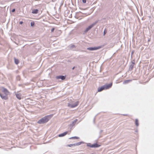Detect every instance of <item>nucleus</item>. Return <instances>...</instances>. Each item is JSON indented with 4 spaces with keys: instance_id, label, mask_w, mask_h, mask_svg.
<instances>
[{
    "instance_id": "f257e3e1",
    "label": "nucleus",
    "mask_w": 154,
    "mask_h": 154,
    "mask_svg": "<svg viewBox=\"0 0 154 154\" xmlns=\"http://www.w3.org/2000/svg\"><path fill=\"white\" fill-rule=\"evenodd\" d=\"M52 116V115H49L46 116L39 120L37 123L39 124H44L46 123L49 121Z\"/></svg>"
},
{
    "instance_id": "f03ea898",
    "label": "nucleus",
    "mask_w": 154,
    "mask_h": 154,
    "mask_svg": "<svg viewBox=\"0 0 154 154\" xmlns=\"http://www.w3.org/2000/svg\"><path fill=\"white\" fill-rule=\"evenodd\" d=\"M98 22V21H96L95 22L93 23L91 25L89 26L83 32V34H85L88 31H89L91 28L94 26Z\"/></svg>"
},
{
    "instance_id": "7ed1b4c3",
    "label": "nucleus",
    "mask_w": 154,
    "mask_h": 154,
    "mask_svg": "<svg viewBox=\"0 0 154 154\" xmlns=\"http://www.w3.org/2000/svg\"><path fill=\"white\" fill-rule=\"evenodd\" d=\"M87 146L91 148H98L100 146V145L97 143H95L92 145L90 143H88L87 144Z\"/></svg>"
},
{
    "instance_id": "20e7f679",
    "label": "nucleus",
    "mask_w": 154,
    "mask_h": 154,
    "mask_svg": "<svg viewBox=\"0 0 154 154\" xmlns=\"http://www.w3.org/2000/svg\"><path fill=\"white\" fill-rule=\"evenodd\" d=\"M79 104V102L78 101L76 102L75 103H68V106L71 108H73L77 106Z\"/></svg>"
},
{
    "instance_id": "39448f33",
    "label": "nucleus",
    "mask_w": 154,
    "mask_h": 154,
    "mask_svg": "<svg viewBox=\"0 0 154 154\" xmlns=\"http://www.w3.org/2000/svg\"><path fill=\"white\" fill-rule=\"evenodd\" d=\"M101 48V46H99L97 47H89L87 48V49L90 51H94L99 49Z\"/></svg>"
},
{
    "instance_id": "423d86ee",
    "label": "nucleus",
    "mask_w": 154,
    "mask_h": 154,
    "mask_svg": "<svg viewBox=\"0 0 154 154\" xmlns=\"http://www.w3.org/2000/svg\"><path fill=\"white\" fill-rule=\"evenodd\" d=\"M131 64L130 65L129 70L130 71H131L133 69L135 64V60H133L131 62Z\"/></svg>"
},
{
    "instance_id": "0eeeda50",
    "label": "nucleus",
    "mask_w": 154,
    "mask_h": 154,
    "mask_svg": "<svg viewBox=\"0 0 154 154\" xmlns=\"http://www.w3.org/2000/svg\"><path fill=\"white\" fill-rule=\"evenodd\" d=\"M8 95L5 94L4 93L3 94L0 93V96L1 98L5 100H7L8 98Z\"/></svg>"
},
{
    "instance_id": "6e6552de",
    "label": "nucleus",
    "mask_w": 154,
    "mask_h": 154,
    "mask_svg": "<svg viewBox=\"0 0 154 154\" xmlns=\"http://www.w3.org/2000/svg\"><path fill=\"white\" fill-rule=\"evenodd\" d=\"M2 91L4 93L8 95L10 93L8 91V90L4 87H2Z\"/></svg>"
},
{
    "instance_id": "1a4fd4ad",
    "label": "nucleus",
    "mask_w": 154,
    "mask_h": 154,
    "mask_svg": "<svg viewBox=\"0 0 154 154\" xmlns=\"http://www.w3.org/2000/svg\"><path fill=\"white\" fill-rule=\"evenodd\" d=\"M112 82L107 85H104V86H105V88H106V89H108L112 87Z\"/></svg>"
},
{
    "instance_id": "9d476101",
    "label": "nucleus",
    "mask_w": 154,
    "mask_h": 154,
    "mask_svg": "<svg viewBox=\"0 0 154 154\" xmlns=\"http://www.w3.org/2000/svg\"><path fill=\"white\" fill-rule=\"evenodd\" d=\"M56 78L57 79H60L62 80H63L65 79L66 77L63 75H59L56 76Z\"/></svg>"
},
{
    "instance_id": "9b49d317",
    "label": "nucleus",
    "mask_w": 154,
    "mask_h": 154,
    "mask_svg": "<svg viewBox=\"0 0 154 154\" xmlns=\"http://www.w3.org/2000/svg\"><path fill=\"white\" fill-rule=\"evenodd\" d=\"M78 121L77 119H75L74 121H73L72 122L71 124L69 126L71 127H72L73 126H74L76 122Z\"/></svg>"
},
{
    "instance_id": "f8f14e48",
    "label": "nucleus",
    "mask_w": 154,
    "mask_h": 154,
    "mask_svg": "<svg viewBox=\"0 0 154 154\" xmlns=\"http://www.w3.org/2000/svg\"><path fill=\"white\" fill-rule=\"evenodd\" d=\"M68 132L67 131H65L63 133L59 134L58 135V136L59 137H63L66 135L68 133Z\"/></svg>"
},
{
    "instance_id": "ddd939ff",
    "label": "nucleus",
    "mask_w": 154,
    "mask_h": 154,
    "mask_svg": "<svg viewBox=\"0 0 154 154\" xmlns=\"http://www.w3.org/2000/svg\"><path fill=\"white\" fill-rule=\"evenodd\" d=\"M105 89H106V88H105V86L104 85L103 86H101L100 88H98V90L97 91L98 92H100Z\"/></svg>"
},
{
    "instance_id": "4468645a",
    "label": "nucleus",
    "mask_w": 154,
    "mask_h": 154,
    "mask_svg": "<svg viewBox=\"0 0 154 154\" xmlns=\"http://www.w3.org/2000/svg\"><path fill=\"white\" fill-rule=\"evenodd\" d=\"M16 97L19 100L21 99V94L20 93L16 94Z\"/></svg>"
},
{
    "instance_id": "2eb2a0df",
    "label": "nucleus",
    "mask_w": 154,
    "mask_h": 154,
    "mask_svg": "<svg viewBox=\"0 0 154 154\" xmlns=\"http://www.w3.org/2000/svg\"><path fill=\"white\" fill-rule=\"evenodd\" d=\"M38 11L37 9H34L32 10V13L34 14H37L38 13Z\"/></svg>"
},
{
    "instance_id": "dca6fc26",
    "label": "nucleus",
    "mask_w": 154,
    "mask_h": 154,
    "mask_svg": "<svg viewBox=\"0 0 154 154\" xmlns=\"http://www.w3.org/2000/svg\"><path fill=\"white\" fill-rule=\"evenodd\" d=\"M132 81L131 80H125L123 82V83L124 84H128V83L130 82H131Z\"/></svg>"
},
{
    "instance_id": "f3484780",
    "label": "nucleus",
    "mask_w": 154,
    "mask_h": 154,
    "mask_svg": "<svg viewBox=\"0 0 154 154\" xmlns=\"http://www.w3.org/2000/svg\"><path fill=\"white\" fill-rule=\"evenodd\" d=\"M69 47L70 49L72 50V48H75V46L74 45H69Z\"/></svg>"
},
{
    "instance_id": "a211bd4d",
    "label": "nucleus",
    "mask_w": 154,
    "mask_h": 154,
    "mask_svg": "<svg viewBox=\"0 0 154 154\" xmlns=\"http://www.w3.org/2000/svg\"><path fill=\"white\" fill-rule=\"evenodd\" d=\"M82 143H83V142H80L75 143V146H79L82 144Z\"/></svg>"
},
{
    "instance_id": "6ab92c4d",
    "label": "nucleus",
    "mask_w": 154,
    "mask_h": 154,
    "mask_svg": "<svg viewBox=\"0 0 154 154\" xmlns=\"http://www.w3.org/2000/svg\"><path fill=\"white\" fill-rule=\"evenodd\" d=\"M14 62L16 64H17L19 63V60L16 59L15 58H14Z\"/></svg>"
},
{
    "instance_id": "aec40b11",
    "label": "nucleus",
    "mask_w": 154,
    "mask_h": 154,
    "mask_svg": "<svg viewBox=\"0 0 154 154\" xmlns=\"http://www.w3.org/2000/svg\"><path fill=\"white\" fill-rule=\"evenodd\" d=\"M135 123L137 126H138L139 124L138 123V120L137 119H135Z\"/></svg>"
},
{
    "instance_id": "412c9836",
    "label": "nucleus",
    "mask_w": 154,
    "mask_h": 154,
    "mask_svg": "<svg viewBox=\"0 0 154 154\" xmlns=\"http://www.w3.org/2000/svg\"><path fill=\"white\" fill-rule=\"evenodd\" d=\"M79 138V137H78L75 136V137H71L69 138V139H78Z\"/></svg>"
},
{
    "instance_id": "4be33fe9",
    "label": "nucleus",
    "mask_w": 154,
    "mask_h": 154,
    "mask_svg": "<svg viewBox=\"0 0 154 154\" xmlns=\"http://www.w3.org/2000/svg\"><path fill=\"white\" fill-rule=\"evenodd\" d=\"M75 146V144L74 143L72 144H68L66 146L68 147H71L72 146Z\"/></svg>"
},
{
    "instance_id": "5701e85b",
    "label": "nucleus",
    "mask_w": 154,
    "mask_h": 154,
    "mask_svg": "<svg viewBox=\"0 0 154 154\" xmlns=\"http://www.w3.org/2000/svg\"><path fill=\"white\" fill-rule=\"evenodd\" d=\"M35 23L34 22H31L30 23V25L32 27L33 26H34Z\"/></svg>"
},
{
    "instance_id": "b1692460",
    "label": "nucleus",
    "mask_w": 154,
    "mask_h": 154,
    "mask_svg": "<svg viewBox=\"0 0 154 154\" xmlns=\"http://www.w3.org/2000/svg\"><path fill=\"white\" fill-rule=\"evenodd\" d=\"M106 32H107V31H106V29H104V30L103 31V35L104 36Z\"/></svg>"
},
{
    "instance_id": "393cba45",
    "label": "nucleus",
    "mask_w": 154,
    "mask_h": 154,
    "mask_svg": "<svg viewBox=\"0 0 154 154\" xmlns=\"http://www.w3.org/2000/svg\"><path fill=\"white\" fill-rule=\"evenodd\" d=\"M82 2L84 3H85L86 2V0H82Z\"/></svg>"
},
{
    "instance_id": "a878e982",
    "label": "nucleus",
    "mask_w": 154,
    "mask_h": 154,
    "mask_svg": "<svg viewBox=\"0 0 154 154\" xmlns=\"http://www.w3.org/2000/svg\"><path fill=\"white\" fill-rule=\"evenodd\" d=\"M54 29L55 28H52L51 30V32H53L54 31Z\"/></svg>"
},
{
    "instance_id": "bb28decb",
    "label": "nucleus",
    "mask_w": 154,
    "mask_h": 154,
    "mask_svg": "<svg viewBox=\"0 0 154 154\" xmlns=\"http://www.w3.org/2000/svg\"><path fill=\"white\" fill-rule=\"evenodd\" d=\"M95 119H96V116H95L94 117L93 119V122L94 123H95Z\"/></svg>"
},
{
    "instance_id": "cd10ccee",
    "label": "nucleus",
    "mask_w": 154,
    "mask_h": 154,
    "mask_svg": "<svg viewBox=\"0 0 154 154\" xmlns=\"http://www.w3.org/2000/svg\"><path fill=\"white\" fill-rule=\"evenodd\" d=\"M23 22L22 21H20L19 23V24H22L23 23Z\"/></svg>"
},
{
    "instance_id": "c85d7f7f",
    "label": "nucleus",
    "mask_w": 154,
    "mask_h": 154,
    "mask_svg": "<svg viewBox=\"0 0 154 154\" xmlns=\"http://www.w3.org/2000/svg\"><path fill=\"white\" fill-rule=\"evenodd\" d=\"M15 9H13L12 10V12H15Z\"/></svg>"
},
{
    "instance_id": "c756f323",
    "label": "nucleus",
    "mask_w": 154,
    "mask_h": 154,
    "mask_svg": "<svg viewBox=\"0 0 154 154\" xmlns=\"http://www.w3.org/2000/svg\"><path fill=\"white\" fill-rule=\"evenodd\" d=\"M75 68V66H74V67H72V69H73H73H74Z\"/></svg>"
},
{
    "instance_id": "7c9ffc66",
    "label": "nucleus",
    "mask_w": 154,
    "mask_h": 154,
    "mask_svg": "<svg viewBox=\"0 0 154 154\" xmlns=\"http://www.w3.org/2000/svg\"><path fill=\"white\" fill-rule=\"evenodd\" d=\"M133 51H132L131 53V55H132L133 54Z\"/></svg>"
},
{
    "instance_id": "2f4dec72",
    "label": "nucleus",
    "mask_w": 154,
    "mask_h": 154,
    "mask_svg": "<svg viewBox=\"0 0 154 154\" xmlns=\"http://www.w3.org/2000/svg\"><path fill=\"white\" fill-rule=\"evenodd\" d=\"M123 115L124 116H127L128 115L127 114H123Z\"/></svg>"
},
{
    "instance_id": "473e14b6",
    "label": "nucleus",
    "mask_w": 154,
    "mask_h": 154,
    "mask_svg": "<svg viewBox=\"0 0 154 154\" xmlns=\"http://www.w3.org/2000/svg\"><path fill=\"white\" fill-rule=\"evenodd\" d=\"M135 131L136 132H137V130H136Z\"/></svg>"
}]
</instances>
